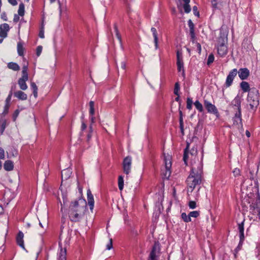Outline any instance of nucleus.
Returning a JSON list of instances; mask_svg holds the SVG:
<instances>
[{
  "instance_id": "obj_28",
  "label": "nucleus",
  "mask_w": 260,
  "mask_h": 260,
  "mask_svg": "<svg viewBox=\"0 0 260 260\" xmlns=\"http://www.w3.org/2000/svg\"><path fill=\"white\" fill-rule=\"evenodd\" d=\"M222 0H212V6L214 10L220 9Z\"/></svg>"
},
{
  "instance_id": "obj_18",
  "label": "nucleus",
  "mask_w": 260,
  "mask_h": 260,
  "mask_svg": "<svg viewBox=\"0 0 260 260\" xmlns=\"http://www.w3.org/2000/svg\"><path fill=\"white\" fill-rule=\"evenodd\" d=\"M24 234L23 233L19 231L16 237V241L17 244L21 247L24 248V241H23Z\"/></svg>"
},
{
  "instance_id": "obj_33",
  "label": "nucleus",
  "mask_w": 260,
  "mask_h": 260,
  "mask_svg": "<svg viewBox=\"0 0 260 260\" xmlns=\"http://www.w3.org/2000/svg\"><path fill=\"white\" fill-rule=\"evenodd\" d=\"M194 105L195 106L196 109L200 112H202L203 111V107L202 104L199 101H196L194 103Z\"/></svg>"
},
{
  "instance_id": "obj_12",
  "label": "nucleus",
  "mask_w": 260,
  "mask_h": 260,
  "mask_svg": "<svg viewBox=\"0 0 260 260\" xmlns=\"http://www.w3.org/2000/svg\"><path fill=\"white\" fill-rule=\"evenodd\" d=\"M165 172L164 173V177L168 179L171 175V168L172 166V162L170 158H165Z\"/></svg>"
},
{
  "instance_id": "obj_27",
  "label": "nucleus",
  "mask_w": 260,
  "mask_h": 260,
  "mask_svg": "<svg viewBox=\"0 0 260 260\" xmlns=\"http://www.w3.org/2000/svg\"><path fill=\"white\" fill-rule=\"evenodd\" d=\"M8 68L14 71H18L20 70V67L15 62H11L8 63Z\"/></svg>"
},
{
  "instance_id": "obj_64",
  "label": "nucleus",
  "mask_w": 260,
  "mask_h": 260,
  "mask_svg": "<svg viewBox=\"0 0 260 260\" xmlns=\"http://www.w3.org/2000/svg\"><path fill=\"white\" fill-rule=\"evenodd\" d=\"M120 66H121V68L123 69V70H125V68H126V63L125 61H122L120 63Z\"/></svg>"
},
{
  "instance_id": "obj_43",
  "label": "nucleus",
  "mask_w": 260,
  "mask_h": 260,
  "mask_svg": "<svg viewBox=\"0 0 260 260\" xmlns=\"http://www.w3.org/2000/svg\"><path fill=\"white\" fill-rule=\"evenodd\" d=\"M192 101L190 98H187L186 102V108L189 110L192 108Z\"/></svg>"
},
{
  "instance_id": "obj_36",
  "label": "nucleus",
  "mask_w": 260,
  "mask_h": 260,
  "mask_svg": "<svg viewBox=\"0 0 260 260\" xmlns=\"http://www.w3.org/2000/svg\"><path fill=\"white\" fill-rule=\"evenodd\" d=\"M94 103L93 101H90L89 102V107H90V108H89V114L91 115V116H93L94 114Z\"/></svg>"
},
{
  "instance_id": "obj_48",
  "label": "nucleus",
  "mask_w": 260,
  "mask_h": 260,
  "mask_svg": "<svg viewBox=\"0 0 260 260\" xmlns=\"http://www.w3.org/2000/svg\"><path fill=\"white\" fill-rule=\"evenodd\" d=\"M9 107H10V104H5V105L4 107V110L3 112V113L4 115H6L8 113Z\"/></svg>"
},
{
  "instance_id": "obj_30",
  "label": "nucleus",
  "mask_w": 260,
  "mask_h": 260,
  "mask_svg": "<svg viewBox=\"0 0 260 260\" xmlns=\"http://www.w3.org/2000/svg\"><path fill=\"white\" fill-rule=\"evenodd\" d=\"M27 70L28 68L27 66H23L22 71V77L21 78L24 79H28Z\"/></svg>"
},
{
  "instance_id": "obj_21",
  "label": "nucleus",
  "mask_w": 260,
  "mask_h": 260,
  "mask_svg": "<svg viewBox=\"0 0 260 260\" xmlns=\"http://www.w3.org/2000/svg\"><path fill=\"white\" fill-rule=\"evenodd\" d=\"M4 168L7 171H12L14 169L13 162L11 160H6L4 164Z\"/></svg>"
},
{
  "instance_id": "obj_41",
  "label": "nucleus",
  "mask_w": 260,
  "mask_h": 260,
  "mask_svg": "<svg viewBox=\"0 0 260 260\" xmlns=\"http://www.w3.org/2000/svg\"><path fill=\"white\" fill-rule=\"evenodd\" d=\"M114 30H115V33H116V36L117 38V39H118V40L119 41L120 43H121V36L118 31V27H117V26L116 25V24H114Z\"/></svg>"
},
{
  "instance_id": "obj_9",
  "label": "nucleus",
  "mask_w": 260,
  "mask_h": 260,
  "mask_svg": "<svg viewBox=\"0 0 260 260\" xmlns=\"http://www.w3.org/2000/svg\"><path fill=\"white\" fill-rule=\"evenodd\" d=\"M233 125L236 126L238 128L241 127L243 129V123L242 119V112H234V115L232 118Z\"/></svg>"
},
{
  "instance_id": "obj_16",
  "label": "nucleus",
  "mask_w": 260,
  "mask_h": 260,
  "mask_svg": "<svg viewBox=\"0 0 260 260\" xmlns=\"http://www.w3.org/2000/svg\"><path fill=\"white\" fill-rule=\"evenodd\" d=\"M88 204L89 206L90 210L92 211L94 207V198L90 189L87 191Z\"/></svg>"
},
{
  "instance_id": "obj_3",
  "label": "nucleus",
  "mask_w": 260,
  "mask_h": 260,
  "mask_svg": "<svg viewBox=\"0 0 260 260\" xmlns=\"http://www.w3.org/2000/svg\"><path fill=\"white\" fill-rule=\"evenodd\" d=\"M259 92L255 88H251L248 92L247 102L251 110L255 111L259 105Z\"/></svg>"
},
{
  "instance_id": "obj_40",
  "label": "nucleus",
  "mask_w": 260,
  "mask_h": 260,
  "mask_svg": "<svg viewBox=\"0 0 260 260\" xmlns=\"http://www.w3.org/2000/svg\"><path fill=\"white\" fill-rule=\"evenodd\" d=\"M92 132H93L92 126H91V125L89 126V131L87 135V142H89L90 140V139L92 136Z\"/></svg>"
},
{
  "instance_id": "obj_61",
  "label": "nucleus",
  "mask_w": 260,
  "mask_h": 260,
  "mask_svg": "<svg viewBox=\"0 0 260 260\" xmlns=\"http://www.w3.org/2000/svg\"><path fill=\"white\" fill-rule=\"evenodd\" d=\"M19 20V14H15L14 16L13 21L14 22H17Z\"/></svg>"
},
{
  "instance_id": "obj_45",
  "label": "nucleus",
  "mask_w": 260,
  "mask_h": 260,
  "mask_svg": "<svg viewBox=\"0 0 260 260\" xmlns=\"http://www.w3.org/2000/svg\"><path fill=\"white\" fill-rule=\"evenodd\" d=\"M214 56L212 54H211L209 55L207 59V64L209 65L211 63H212L214 61Z\"/></svg>"
},
{
  "instance_id": "obj_8",
  "label": "nucleus",
  "mask_w": 260,
  "mask_h": 260,
  "mask_svg": "<svg viewBox=\"0 0 260 260\" xmlns=\"http://www.w3.org/2000/svg\"><path fill=\"white\" fill-rule=\"evenodd\" d=\"M204 106L207 109L208 112L213 113L216 116L217 118H219V113L218 111L217 108L214 105L211 104L210 102L207 100H204Z\"/></svg>"
},
{
  "instance_id": "obj_34",
  "label": "nucleus",
  "mask_w": 260,
  "mask_h": 260,
  "mask_svg": "<svg viewBox=\"0 0 260 260\" xmlns=\"http://www.w3.org/2000/svg\"><path fill=\"white\" fill-rule=\"evenodd\" d=\"M19 15L23 16L24 14V5L23 3L19 4V9L18 11Z\"/></svg>"
},
{
  "instance_id": "obj_38",
  "label": "nucleus",
  "mask_w": 260,
  "mask_h": 260,
  "mask_svg": "<svg viewBox=\"0 0 260 260\" xmlns=\"http://www.w3.org/2000/svg\"><path fill=\"white\" fill-rule=\"evenodd\" d=\"M6 127V121L5 120L1 122L0 124V133L2 134L4 132Z\"/></svg>"
},
{
  "instance_id": "obj_26",
  "label": "nucleus",
  "mask_w": 260,
  "mask_h": 260,
  "mask_svg": "<svg viewBox=\"0 0 260 260\" xmlns=\"http://www.w3.org/2000/svg\"><path fill=\"white\" fill-rule=\"evenodd\" d=\"M72 174V172L70 169H66L62 171L61 172V177L62 179L63 178L65 180H67L70 178L71 175Z\"/></svg>"
},
{
  "instance_id": "obj_25",
  "label": "nucleus",
  "mask_w": 260,
  "mask_h": 260,
  "mask_svg": "<svg viewBox=\"0 0 260 260\" xmlns=\"http://www.w3.org/2000/svg\"><path fill=\"white\" fill-rule=\"evenodd\" d=\"M240 87L241 88L243 92H249L251 90V88H250L249 84L248 82L246 81H242L240 83Z\"/></svg>"
},
{
  "instance_id": "obj_57",
  "label": "nucleus",
  "mask_w": 260,
  "mask_h": 260,
  "mask_svg": "<svg viewBox=\"0 0 260 260\" xmlns=\"http://www.w3.org/2000/svg\"><path fill=\"white\" fill-rule=\"evenodd\" d=\"M179 127H180V129L181 133L182 135H184V124H183V122L179 123Z\"/></svg>"
},
{
  "instance_id": "obj_54",
  "label": "nucleus",
  "mask_w": 260,
  "mask_h": 260,
  "mask_svg": "<svg viewBox=\"0 0 260 260\" xmlns=\"http://www.w3.org/2000/svg\"><path fill=\"white\" fill-rule=\"evenodd\" d=\"M30 87L32 89L33 91L38 90V87L35 82H31L30 83Z\"/></svg>"
},
{
  "instance_id": "obj_51",
  "label": "nucleus",
  "mask_w": 260,
  "mask_h": 260,
  "mask_svg": "<svg viewBox=\"0 0 260 260\" xmlns=\"http://www.w3.org/2000/svg\"><path fill=\"white\" fill-rule=\"evenodd\" d=\"M42 51V47L41 46H39L37 47L36 49V54L38 56H40Z\"/></svg>"
},
{
  "instance_id": "obj_23",
  "label": "nucleus",
  "mask_w": 260,
  "mask_h": 260,
  "mask_svg": "<svg viewBox=\"0 0 260 260\" xmlns=\"http://www.w3.org/2000/svg\"><path fill=\"white\" fill-rule=\"evenodd\" d=\"M28 79H24L22 78H19L18 81V84L21 90H25L27 88V85L26 83V81H27Z\"/></svg>"
},
{
  "instance_id": "obj_60",
  "label": "nucleus",
  "mask_w": 260,
  "mask_h": 260,
  "mask_svg": "<svg viewBox=\"0 0 260 260\" xmlns=\"http://www.w3.org/2000/svg\"><path fill=\"white\" fill-rule=\"evenodd\" d=\"M87 127L86 124L85 123V122L82 121V124L81 127V129L82 132H83Z\"/></svg>"
},
{
  "instance_id": "obj_7",
  "label": "nucleus",
  "mask_w": 260,
  "mask_h": 260,
  "mask_svg": "<svg viewBox=\"0 0 260 260\" xmlns=\"http://www.w3.org/2000/svg\"><path fill=\"white\" fill-rule=\"evenodd\" d=\"M241 97L237 95L231 102L230 107L234 112H241Z\"/></svg>"
},
{
  "instance_id": "obj_2",
  "label": "nucleus",
  "mask_w": 260,
  "mask_h": 260,
  "mask_svg": "<svg viewBox=\"0 0 260 260\" xmlns=\"http://www.w3.org/2000/svg\"><path fill=\"white\" fill-rule=\"evenodd\" d=\"M85 211V206H80L78 201L71 203L69 207V216L73 222H78L83 217Z\"/></svg>"
},
{
  "instance_id": "obj_19",
  "label": "nucleus",
  "mask_w": 260,
  "mask_h": 260,
  "mask_svg": "<svg viewBox=\"0 0 260 260\" xmlns=\"http://www.w3.org/2000/svg\"><path fill=\"white\" fill-rule=\"evenodd\" d=\"M60 251L58 254V260H66L67 250L66 248H62L60 244H59Z\"/></svg>"
},
{
  "instance_id": "obj_32",
  "label": "nucleus",
  "mask_w": 260,
  "mask_h": 260,
  "mask_svg": "<svg viewBox=\"0 0 260 260\" xmlns=\"http://www.w3.org/2000/svg\"><path fill=\"white\" fill-rule=\"evenodd\" d=\"M177 69L179 72L183 71V73H184V70L183 68V60H177Z\"/></svg>"
},
{
  "instance_id": "obj_6",
  "label": "nucleus",
  "mask_w": 260,
  "mask_h": 260,
  "mask_svg": "<svg viewBox=\"0 0 260 260\" xmlns=\"http://www.w3.org/2000/svg\"><path fill=\"white\" fill-rule=\"evenodd\" d=\"M188 25L189 28V34L191 38V41L193 43H196V46L197 47V49L199 51V52L200 53L201 52V45L199 43L196 42V34L194 32V25L191 19H189L188 21Z\"/></svg>"
},
{
  "instance_id": "obj_4",
  "label": "nucleus",
  "mask_w": 260,
  "mask_h": 260,
  "mask_svg": "<svg viewBox=\"0 0 260 260\" xmlns=\"http://www.w3.org/2000/svg\"><path fill=\"white\" fill-rule=\"evenodd\" d=\"M189 146L190 144L187 142L186 148L184 150L183 157V160L186 165H187V160L189 157L191 160L194 159L198 154L197 147L194 146L189 150Z\"/></svg>"
},
{
  "instance_id": "obj_10",
  "label": "nucleus",
  "mask_w": 260,
  "mask_h": 260,
  "mask_svg": "<svg viewBox=\"0 0 260 260\" xmlns=\"http://www.w3.org/2000/svg\"><path fill=\"white\" fill-rule=\"evenodd\" d=\"M237 72L238 71L236 69H234L230 72L225 83L226 87H229L232 85L234 79L237 74Z\"/></svg>"
},
{
  "instance_id": "obj_14",
  "label": "nucleus",
  "mask_w": 260,
  "mask_h": 260,
  "mask_svg": "<svg viewBox=\"0 0 260 260\" xmlns=\"http://www.w3.org/2000/svg\"><path fill=\"white\" fill-rule=\"evenodd\" d=\"M9 29V25L7 23L1 24L0 26V37L6 38L7 36V32Z\"/></svg>"
},
{
  "instance_id": "obj_24",
  "label": "nucleus",
  "mask_w": 260,
  "mask_h": 260,
  "mask_svg": "<svg viewBox=\"0 0 260 260\" xmlns=\"http://www.w3.org/2000/svg\"><path fill=\"white\" fill-rule=\"evenodd\" d=\"M245 219H243V220L238 224V230L239 232V237L242 238H244V223Z\"/></svg>"
},
{
  "instance_id": "obj_13",
  "label": "nucleus",
  "mask_w": 260,
  "mask_h": 260,
  "mask_svg": "<svg viewBox=\"0 0 260 260\" xmlns=\"http://www.w3.org/2000/svg\"><path fill=\"white\" fill-rule=\"evenodd\" d=\"M239 78L243 80L246 79L250 75V72L247 68H241L238 71Z\"/></svg>"
},
{
  "instance_id": "obj_42",
  "label": "nucleus",
  "mask_w": 260,
  "mask_h": 260,
  "mask_svg": "<svg viewBox=\"0 0 260 260\" xmlns=\"http://www.w3.org/2000/svg\"><path fill=\"white\" fill-rule=\"evenodd\" d=\"M189 215L190 218H191V217L197 218L200 215V211H191L189 213Z\"/></svg>"
},
{
  "instance_id": "obj_44",
  "label": "nucleus",
  "mask_w": 260,
  "mask_h": 260,
  "mask_svg": "<svg viewBox=\"0 0 260 260\" xmlns=\"http://www.w3.org/2000/svg\"><path fill=\"white\" fill-rule=\"evenodd\" d=\"M183 9L184 10V12L186 13H188L191 11V8L190 5H189V3L184 4L183 5Z\"/></svg>"
},
{
  "instance_id": "obj_11",
  "label": "nucleus",
  "mask_w": 260,
  "mask_h": 260,
  "mask_svg": "<svg viewBox=\"0 0 260 260\" xmlns=\"http://www.w3.org/2000/svg\"><path fill=\"white\" fill-rule=\"evenodd\" d=\"M132 165V157L130 156L126 157L123 161V171L126 174H128L131 171Z\"/></svg>"
},
{
  "instance_id": "obj_37",
  "label": "nucleus",
  "mask_w": 260,
  "mask_h": 260,
  "mask_svg": "<svg viewBox=\"0 0 260 260\" xmlns=\"http://www.w3.org/2000/svg\"><path fill=\"white\" fill-rule=\"evenodd\" d=\"M181 216L184 222H189L191 221V218H190L189 214L187 215L185 213H182Z\"/></svg>"
},
{
  "instance_id": "obj_46",
  "label": "nucleus",
  "mask_w": 260,
  "mask_h": 260,
  "mask_svg": "<svg viewBox=\"0 0 260 260\" xmlns=\"http://www.w3.org/2000/svg\"><path fill=\"white\" fill-rule=\"evenodd\" d=\"M233 173L234 174V176L235 177H237V176H240L241 175V171L238 168H235L233 171Z\"/></svg>"
},
{
  "instance_id": "obj_55",
  "label": "nucleus",
  "mask_w": 260,
  "mask_h": 260,
  "mask_svg": "<svg viewBox=\"0 0 260 260\" xmlns=\"http://www.w3.org/2000/svg\"><path fill=\"white\" fill-rule=\"evenodd\" d=\"M183 60L181 52H180L179 51L177 52V60Z\"/></svg>"
},
{
  "instance_id": "obj_50",
  "label": "nucleus",
  "mask_w": 260,
  "mask_h": 260,
  "mask_svg": "<svg viewBox=\"0 0 260 260\" xmlns=\"http://www.w3.org/2000/svg\"><path fill=\"white\" fill-rule=\"evenodd\" d=\"M192 10H193V14H194V15L197 16L198 17H199L200 13H199V12L198 10V8H197V7L196 6H194L193 7Z\"/></svg>"
},
{
  "instance_id": "obj_58",
  "label": "nucleus",
  "mask_w": 260,
  "mask_h": 260,
  "mask_svg": "<svg viewBox=\"0 0 260 260\" xmlns=\"http://www.w3.org/2000/svg\"><path fill=\"white\" fill-rule=\"evenodd\" d=\"M39 36L41 38H44V29H43V27L42 28V29L39 31Z\"/></svg>"
},
{
  "instance_id": "obj_56",
  "label": "nucleus",
  "mask_w": 260,
  "mask_h": 260,
  "mask_svg": "<svg viewBox=\"0 0 260 260\" xmlns=\"http://www.w3.org/2000/svg\"><path fill=\"white\" fill-rule=\"evenodd\" d=\"M12 94V91H11L6 100V104H10V102L11 99Z\"/></svg>"
},
{
  "instance_id": "obj_49",
  "label": "nucleus",
  "mask_w": 260,
  "mask_h": 260,
  "mask_svg": "<svg viewBox=\"0 0 260 260\" xmlns=\"http://www.w3.org/2000/svg\"><path fill=\"white\" fill-rule=\"evenodd\" d=\"M112 238H110L109 243L106 245V249L107 250H110L112 248Z\"/></svg>"
},
{
  "instance_id": "obj_22",
  "label": "nucleus",
  "mask_w": 260,
  "mask_h": 260,
  "mask_svg": "<svg viewBox=\"0 0 260 260\" xmlns=\"http://www.w3.org/2000/svg\"><path fill=\"white\" fill-rule=\"evenodd\" d=\"M151 31L152 32L153 36L154 38V42L155 44V49H157L158 47V36H157V30L155 28L151 27Z\"/></svg>"
},
{
  "instance_id": "obj_47",
  "label": "nucleus",
  "mask_w": 260,
  "mask_h": 260,
  "mask_svg": "<svg viewBox=\"0 0 260 260\" xmlns=\"http://www.w3.org/2000/svg\"><path fill=\"white\" fill-rule=\"evenodd\" d=\"M188 206L190 209H194L196 208V203L194 201H191L188 203Z\"/></svg>"
},
{
  "instance_id": "obj_52",
  "label": "nucleus",
  "mask_w": 260,
  "mask_h": 260,
  "mask_svg": "<svg viewBox=\"0 0 260 260\" xmlns=\"http://www.w3.org/2000/svg\"><path fill=\"white\" fill-rule=\"evenodd\" d=\"M5 158V151L3 148L0 147V159H3Z\"/></svg>"
},
{
  "instance_id": "obj_31",
  "label": "nucleus",
  "mask_w": 260,
  "mask_h": 260,
  "mask_svg": "<svg viewBox=\"0 0 260 260\" xmlns=\"http://www.w3.org/2000/svg\"><path fill=\"white\" fill-rule=\"evenodd\" d=\"M118 188H119V190H122L123 188V185H124L123 178L122 176H119L118 177Z\"/></svg>"
},
{
  "instance_id": "obj_39",
  "label": "nucleus",
  "mask_w": 260,
  "mask_h": 260,
  "mask_svg": "<svg viewBox=\"0 0 260 260\" xmlns=\"http://www.w3.org/2000/svg\"><path fill=\"white\" fill-rule=\"evenodd\" d=\"M180 90V84L179 82H176L175 84L174 93L175 95H178L179 91Z\"/></svg>"
},
{
  "instance_id": "obj_1",
  "label": "nucleus",
  "mask_w": 260,
  "mask_h": 260,
  "mask_svg": "<svg viewBox=\"0 0 260 260\" xmlns=\"http://www.w3.org/2000/svg\"><path fill=\"white\" fill-rule=\"evenodd\" d=\"M203 176V164L199 162L197 167L192 166L191 172L186 179L188 190L192 192L197 185L201 183Z\"/></svg>"
},
{
  "instance_id": "obj_17",
  "label": "nucleus",
  "mask_w": 260,
  "mask_h": 260,
  "mask_svg": "<svg viewBox=\"0 0 260 260\" xmlns=\"http://www.w3.org/2000/svg\"><path fill=\"white\" fill-rule=\"evenodd\" d=\"M218 54L221 56H224L228 53V48L226 45H217Z\"/></svg>"
},
{
  "instance_id": "obj_29",
  "label": "nucleus",
  "mask_w": 260,
  "mask_h": 260,
  "mask_svg": "<svg viewBox=\"0 0 260 260\" xmlns=\"http://www.w3.org/2000/svg\"><path fill=\"white\" fill-rule=\"evenodd\" d=\"M17 52L19 56H23L24 55V48L23 45L21 42H18L17 44Z\"/></svg>"
},
{
  "instance_id": "obj_35",
  "label": "nucleus",
  "mask_w": 260,
  "mask_h": 260,
  "mask_svg": "<svg viewBox=\"0 0 260 260\" xmlns=\"http://www.w3.org/2000/svg\"><path fill=\"white\" fill-rule=\"evenodd\" d=\"M244 238H240V241H239V244L235 250V255H236V253H238V252L240 250H241L242 245H243V242H244Z\"/></svg>"
},
{
  "instance_id": "obj_63",
  "label": "nucleus",
  "mask_w": 260,
  "mask_h": 260,
  "mask_svg": "<svg viewBox=\"0 0 260 260\" xmlns=\"http://www.w3.org/2000/svg\"><path fill=\"white\" fill-rule=\"evenodd\" d=\"M8 2L13 6H16L17 5L16 0H8Z\"/></svg>"
},
{
  "instance_id": "obj_53",
  "label": "nucleus",
  "mask_w": 260,
  "mask_h": 260,
  "mask_svg": "<svg viewBox=\"0 0 260 260\" xmlns=\"http://www.w3.org/2000/svg\"><path fill=\"white\" fill-rule=\"evenodd\" d=\"M179 123L183 122V113L180 108L179 109Z\"/></svg>"
},
{
  "instance_id": "obj_5",
  "label": "nucleus",
  "mask_w": 260,
  "mask_h": 260,
  "mask_svg": "<svg viewBox=\"0 0 260 260\" xmlns=\"http://www.w3.org/2000/svg\"><path fill=\"white\" fill-rule=\"evenodd\" d=\"M160 254V246L158 242H155L147 260H159Z\"/></svg>"
},
{
  "instance_id": "obj_20",
  "label": "nucleus",
  "mask_w": 260,
  "mask_h": 260,
  "mask_svg": "<svg viewBox=\"0 0 260 260\" xmlns=\"http://www.w3.org/2000/svg\"><path fill=\"white\" fill-rule=\"evenodd\" d=\"M14 95L18 99L22 101L26 100L27 99V94L21 90H18L14 92Z\"/></svg>"
},
{
  "instance_id": "obj_15",
  "label": "nucleus",
  "mask_w": 260,
  "mask_h": 260,
  "mask_svg": "<svg viewBox=\"0 0 260 260\" xmlns=\"http://www.w3.org/2000/svg\"><path fill=\"white\" fill-rule=\"evenodd\" d=\"M228 42V35L223 32H220L217 39V45H226Z\"/></svg>"
},
{
  "instance_id": "obj_59",
  "label": "nucleus",
  "mask_w": 260,
  "mask_h": 260,
  "mask_svg": "<svg viewBox=\"0 0 260 260\" xmlns=\"http://www.w3.org/2000/svg\"><path fill=\"white\" fill-rule=\"evenodd\" d=\"M1 18L3 19L4 21H7V16L6 12H3L1 14Z\"/></svg>"
},
{
  "instance_id": "obj_62",
  "label": "nucleus",
  "mask_w": 260,
  "mask_h": 260,
  "mask_svg": "<svg viewBox=\"0 0 260 260\" xmlns=\"http://www.w3.org/2000/svg\"><path fill=\"white\" fill-rule=\"evenodd\" d=\"M19 113V111L18 110H16L15 111L14 113L13 116V119L14 120L16 119V118L18 116Z\"/></svg>"
}]
</instances>
